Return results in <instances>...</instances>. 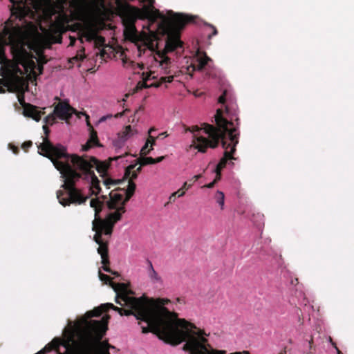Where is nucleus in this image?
<instances>
[{"label":"nucleus","mask_w":354,"mask_h":354,"mask_svg":"<svg viewBox=\"0 0 354 354\" xmlns=\"http://www.w3.org/2000/svg\"><path fill=\"white\" fill-rule=\"evenodd\" d=\"M128 188L115 189L109 194V199L106 201L110 210L102 219L100 212L104 206V202L98 198L90 201V206L95 210V219L93 221V230L95 231L94 240L99 245L97 252L100 254L103 266L99 268L100 279L109 286L116 292L115 302L120 306L128 307L129 310H123L114 306L111 303L102 304L98 308L101 314L109 308L118 311L121 315H133L136 319L140 320L143 333L151 332L165 342L177 345L185 342L183 348L190 354H212L216 349L208 348L207 339L201 330L196 329L192 324L177 317L176 315L169 311L165 305L170 301L167 299H149L145 297L136 298L128 294L124 283H116L111 281L109 276L102 273L104 271L119 277L117 272L112 271L106 265L109 263L107 247L102 239V235L110 236L114 223L120 219L124 212V204L133 196L135 185H128Z\"/></svg>","instance_id":"nucleus-1"},{"label":"nucleus","mask_w":354,"mask_h":354,"mask_svg":"<svg viewBox=\"0 0 354 354\" xmlns=\"http://www.w3.org/2000/svg\"><path fill=\"white\" fill-rule=\"evenodd\" d=\"M42 140L38 145V153L50 159L63 178V190L57 192L61 205L82 204L91 195L100 192V180L94 170L103 176L107 169L106 164L93 156L69 155L62 145H53L46 137H42Z\"/></svg>","instance_id":"nucleus-2"},{"label":"nucleus","mask_w":354,"mask_h":354,"mask_svg":"<svg viewBox=\"0 0 354 354\" xmlns=\"http://www.w3.org/2000/svg\"><path fill=\"white\" fill-rule=\"evenodd\" d=\"M218 102L225 106V111L218 109L214 115L217 128L207 124H203L201 127L193 126L189 129L192 137L190 148L204 152L208 147L214 148L221 141L224 149V156L217 164L214 172L216 174L214 180L203 186L208 189L212 188L221 178V170L228 160L233 159L232 154L238 143L239 133L237 131L238 118L236 105L233 97L227 89H225L222 95L218 98Z\"/></svg>","instance_id":"nucleus-3"},{"label":"nucleus","mask_w":354,"mask_h":354,"mask_svg":"<svg viewBox=\"0 0 354 354\" xmlns=\"http://www.w3.org/2000/svg\"><path fill=\"white\" fill-rule=\"evenodd\" d=\"M124 22L130 28L134 26L137 19H147L143 25V35L147 40H156L158 33L167 35L168 40L165 44L167 53L182 50L183 44L171 35L183 28L192 19L189 15L175 13L171 10L160 11L154 7L155 0H114Z\"/></svg>","instance_id":"nucleus-4"},{"label":"nucleus","mask_w":354,"mask_h":354,"mask_svg":"<svg viewBox=\"0 0 354 354\" xmlns=\"http://www.w3.org/2000/svg\"><path fill=\"white\" fill-rule=\"evenodd\" d=\"M100 316L101 309L95 308L75 322L68 321L63 330V337L54 338L41 353L55 350L56 354H110L109 349L114 347L102 341L107 330L109 316L104 315L99 320H88Z\"/></svg>","instance_id":"nucleus-5"},{"label":"nucleus","mask_w":354,"mask_h":354,"mask_svg":"<svg viewBox=\"0 0 354 354\" xmlns=\"http://www.w3.org/2000/svg\"><path fill=\"white\" fill-rule=\"evenodd\" d=\"M12 3L10 17L6 23L1 33L2 42L12 48L21 47L27 38L29 26L27 17L33 18L37 10V0H9Z\"/></svg>","instance_id":"nucleus-6"},{"label":"nucleus","mask_w":354,"mask_h":354,"mask_svg":"<svg viewBox=\"0 0 354 354\" xmlns=\"http://www.w3.org/2000/svg\"><path fill=\"white\" fill-rule=\"evenodd\" d=\"M181 69L180 72L192 77L194 71L205 72L209 76L215 73L213 68V61L205 53L197 49L191 57H184L180 62Z\"/></svg>","instance_id":"nucleus-7"},{"label":"nucleus","mask_w":354,"mask_h":354,"mask_svg":"<svg viewBox=\"0 0 354 354\" xmlns=\"http://www.w3.org/2000/svg\"><path fill=\"white\" fill-rule=\"evenodd\" d=\"M81 42L84 41L93 42L95 46L100 47L104 45L105 39L98 35L97 28L93 24H86L81 30Z\"/></svg>","instance_id":"nucleus-8"},{"label":"nucleus","mask_w":354,"mask_h":354,"mask_svg":"<svg viewBox=\"0 0 354 354\" xmlns=\"http://www.w3.org/2000/svg\"><path fill=\"white\" fill-rule=\"evenodd\" d=\"M138 130L131 125L125 127L123 131L118 133L117 137L113 140V147L118 152L124 147L127 142L138 134Z\"/></svg>","instance_id":"nucleus-9"},{"label":"nucleus","mask_w":354,"mask_h":354,"mask_svg":"<svg viewBox=\"0 0 354 354\" xmlns=\"http://www.w3.org/2000/svg\"><path fill=\"white\" fill-rule=\"evenodd\" d=\"M53 114L62 120L70 119L73 114L78 115V112L70 106L68 100L59 102L55 107Z\"/></svg>","instance_id":"nucleus-10"},{"label":"nucleus","mask_w":354,"mask_h":354,"mask_svg":"<svg viewBox=\"0 0 354 354\" xmlns=\"http://www.w3.org/2000/svg\"><path fill=\"white\" fill-rule=\"evenodd\" d=\"M113 160L115 161L117 165L121 166L124 169L125 175L128 174L130 170L135 167L136 161L133 156L126 152L122 155L114 157Z\"/></svg>","instance_id":"nucleus-11"},{"label":"nucleus","mask_w":354,"mask_h":354,"mask_svg":"<svg viewBox=\"0 0 354 354\" xmlns=\"http://www.w3.org/2000/svg\"><path fill=\"white\" fill-rule=\"evenodd\" d=\"M153 128H151L148 131L149 138L146 140L145 145L141 149V153L142 154H147L153 149V146L156 143V138L151 135L152 132L154 131Z\"/></svg>","instance_id":"nucleus-12"},{"label":"nucleus","mask_w":354,"mask_h":354,"mask_svg":"<svg viewBox=\"0 0 354 354\" xmlns=\"http://www.w3.org/2000/svg\"><path fill=\"white\" fill-rule=\"evenodd\" d=\"M99 146V142L97 140V133L92 131L90 134V138L86 143L82 147L83 151H86L91 148Z\"/></svg>","instance_id":"nucleus-13"},{"label":"nucleus","mask_w":354,"mask_h":354,"mask_svg":"<svg viewBox=\"0 0 354 354\" xmlns=\"http://www.w3.org/2000/svg\"><path fill=\"white\" fill-rule=\"evenodd\" d=\"M148 263V269H147V275L150 279L151 281L153 283H161L162 279L161 277L158 275L157 272L154 270L152 263L150 261H147Z\"/></svg>","instance_id":"nucleus-14"},{"label":"nucleus","mask_w":354,"mask_h":354,"mask_svg":"<svg viewBox=\"0 0 354 354\" xmlns=\"http://www.w3.org/2000/svg\"><path fill=\"white\" fill-rule=\"evenodd\" d=\"M96 17L99 21H104L109 17V10L108 8L102 3L101 7L96 8Z\"/></svg>","instance_id":"nucleus-15"},{"label":"nucleus","mask_w":354,"mask_h":354,"mask_svg":"<svg viewBox=\"0 0 354 354\" xmlns=\"http://www.w3.org/2000/svg\"><path fill=\"white\" fill-rule=\"evenodd\" d=\"M159 67L160 68L161 72L164 74L170 73L171 62L170 59L167 57L162 58L159 62Z\"/></svg>","instance_id":"nucleus-16"},{"label":"nucleus","mask_w":354,"mask_h":354,"mask_svg":"<svg viewBox=\"0 0 354 354\" xmlns=\"http://www.w3.org/2000/svg\"><path fill=\"white\" fill-rule=\"evenodd\" d=\"M214 199L216 204H218L221 210L225 208V194L223 192L218 190L214 196Z\"/></svg>","instance_id":"nucleus-17"},{"label":"nucleus","mask_w":354,"mask_h":354,"mask_svg":"<svg viewBox=\"0 0 354 354\" xmlns=\"http://www.w3.org/2000/svg\"><path fill=\"white\" fill-rule=\"evenodd\" d=\"M124 112H122V113H117L115 115H112V114H107L106 115H104L102 117H101L95 123L96 125L100 124V123H102L104 122H105L106 120H107L108 119H110V118H112L113 117L115 118H121L124 114Z\"/></svg>","instance_id":"nucleus-18"},{"label":"nucleus","mask_w":354,"mask_h":354,"mask_svg":"<svg viewBox=\"0 0 354 354\" xmlns=\"http://www.w3.org/2000/svg\"><path fill=\"white\" fill-rule=\"evenodd\" d=\"M179 75H165V76H161L160 80L162 82H171L174 81V78H176L177 82H181V79L179 78Z\"/></svg>","instance_id":"nucleus-19"},{"label":"nucleus","mask_w":354,"mask_h":354,"mask_svg":"<svg viewBox=\"0 0 354 354\" xmlns=\"http://www.w3.org/2000/svg\"><path fill=\"white\" fill-rule=\"evenodd\" d=\"M120 180H113L111 178H107L104 180V185L108 187V188L109 189L111 187H110L111 185H117V184L120 183Z\"/></svg>","instance_id":"nucleus-20"},{"label":"nucleus","mask_w":354,"mask_h":354,"mask_svg":"<svg viewBox=\"0 0 354 354\" xmlns=\"http://www.w3.org/2000/svg\"><path fill=\"white\" fill-rule=\"evenodd\" d=\"M55 118L53 115H48L44 118V122L48 124H53L55 122Z\"/></svg>","instance_id":"nucleus-21"},{"label":"nucleus","mask_w":354,"mask_h":354,"mask_svg":"<svg viewBox=\"0 0 354 354\" xmlns=\"http://www.w3.org/2000/svg\"><path fill=\"white\" fill-rule=\"evenodd\" d=\"M142 162L144 165H153L155 164L154 158L152 157H146L143 158Z\"/></svg>","instance_id":"nucleus-22"},{"label":"nucleus","mask_w":354,"mask_h":354,"mask_svg":"<svg viewBox=\"0 0 354 354\" xmlns=\"http://www.w3.org/2000/svg\"><path fill=\"white\" fill-rule=\"evenodd\" d=\"M156 78H157V76L155 75L154 72H150L149 73H147L146 76L143 77V80L145 81Z\"/></svg>","instance_id":"nucleus-23"},{"label":"nucleus","mask_w":354,"mask_h":354,"mask_svg":"<svg viewBox=\"0 0 354 354\" xmlns=\"http://www.w3.org/2000/svg\"><path fill=\"white\" fill-rule=\"evenodd\" d=\"M28 115L31 117L37 122L40 120V115L37 113H34L33 111H31L30 113H28Z\"/></svg>","instance_id":"nucleus-24"},{"label":"nucleus","mask_w":354,"mask_h":354,"mask_svg":"<svg viewBox=\"0 0 354 354\" xmlns=\"http://www.w3.org/2000/svg\"><path fill=\"white\" fill-rule=\"evenodd\" d=\"M207 26L212 30V32L208 35L209 38H211L212 36L217 35V30L214 26L210 24H208Z\"/></svg>","instance_id":"nucleus-25"},{"label":"nucleus","mask_w":354,"mask_h":354,"mask_svg":"<svg viewBox=\"0 0 354 354\" xmlns=\"http://www.w3.org/2000/svg\"><path fill=\"white\" fill-rule=\"evenodd\" d=\"M300 304L301 306H304L305 309L306 308L307 310H308L310 308H313L312 306L307 304V301H306V299L305 298H304L303 300L301 301H300Z\"/></svg>","instance_id":"nucleus-26"},{"label":"nucleus","mask_w":354,"mask_h":354,"mask_svg":"<svg viewBox=\"0 0 354 354\" xmlns=\"http://www.w3.org/2000/svg\"><path fill=\"white\" fill-rule=\"evenodd\" d=\"M123 66L126 68H128L130 65L133 64V62L131 61H127L126 59L122 60Z\"/></svg>","instance_id":"nucleus-27"},{"label":"nucleus","mask_w":354,"mask_h":354,"mask_svg":"<svg viewBox=\"0 0 354 354\" xmlns=\"http://www.w3.org/2000/svg\"><path fill=\"white\" fill-rule=\"evenodd\" d=\"M32 142L31 141H28V142H25L23 144L22 147L24 149L29 148V147H30L32 146Z\"/></svg>","instance_id":"nucleus-28"},{"label":"nucleus","mask_w":354,"mask_h":354,"mask_svg":"<svg viewBox=\"0 0 354 354\" xmlns=\"http://www.w3.org/2000/svg\"><path fill=\"white\" fill-rule=\"evenodd\" d=\"M164 158V156H160L157 158H154L155 164L160 162Z\"/></svg>","instance_id":"nucleus-29"},{"label":"nucleus","mask_w":354,"mask_h":354,"mask_svg":"<svg viewBox=\"0 0 354 354\" xmlns=\"http://www.w3.org/2000/svg\"><path fill=\"white\" fill-rule=\"evenodd\" d=\"M179 192V191L176 192H174L170 196H169V201H175V196Z\"/></svg>","instance_id":"nucleus-30"},{"label":"nucleus","mask_w":354,"mask_h":354,"mask_svg":"<svg viewBox=\"0 0 354 354\" xmlns=\"http://www.w3.org/2000/svg\"><path fill=\"white\" fill-rule=\"evenodd\" d=\"M82 115H85L86 117V124H87V126H88L89 127H91V124L89 123V121H88V118H89V116L88 115H87L86 113H81Z\"/></svg>","instance_id":"nucleus-31"},{"label":"nucleus","mask_w":354,"mask_h":354,"mask_svg":"<svg viewBox=\"0 0 354 354\" xmlns=\"http://www.w3.org/2000/svg\"><path fill=\"white\" fill-rule=\"evenodd\" d=\"M192 187V185H187L186 182H185L182 186V189H189Z\"/></svg>","instance_id":"nucleus-32"},{"label":"nucleus","mask_w":354,"mask_h":354,"mask_svg":"<svg viewBox=\"0 0 354 354\" xmlns=\"http://www.w3.org/2000/svg\"><path fill=\"white\" fill-rule=\"evenodd\" d=\"M43 129H44V133L46 134V136H47L49 133V130H48V127L46 125H44Z\"/></svg>","instance_id":"nucleus-33"},{"label":"nucleus","mask_w":354,"mask_h":354,"mask_svg":"<svg viewBox=\"0 0 354 354\" xmlns=\"http://www.w3.org/2000/svg\"><path fill=\"white\" fill-rule=\"evenodd\" d=\"M257 218L259 219L260 221H263V215L261 214H257Z\"/></svg>","instance_id":"nucleus-34"},{"label":"nucleus","mask_w":354,"mask_h":354,"mask_svg":"<svg viewBox=\"0 0 354 354\" xmlns=\"http://www.w3.org/2000/svg\"><path fill=\"white\" fill-rule=\"evenodd\" d=\"M161 136H164V138L167 137V134H166V133H160L158 136V138H160Z\"/></svg>","instance_id":"nucleus-35"},{"label":"nucleus","mask_w":354,"mask_h":354,"mask_svg":"<svg viewBox=\"0 0 354 354\" xmlns=\"http://www.w3.org/2000/svg\"><path fill=\"white\" fill-rule=\"evenodd\" d=\"M201 177V174H198V175H195L193 178L195 179V180H198V178H200Z\"/></svg>","instance_id":"nucleus-36"},{"label":"nucleus","mask_w":354,"mask_h":354,"mask_svg":"<svg viewBox=\"0 0 354 354\" xmlns=\"http://www.w3.org/2000/svg\"><path fill=\"white\" fill-rule=\"evenodd\" d=\"M178 197H182V196H183L185 195V192H182L180 193L178 192Z\"/></svg>","instance_id":"nucleus-37"},{"label":"nucleus","mask_w":354,"mask_h":354,"mask_svg":"<svg viewBox=\"0 0 354 354\" xmlns=\"http://www.w3.org/2000/svg\"><path fill=\"white\" fill-rule=\"evenodd\" d=\"M149 48L150 50H153V49L154 48V45H153V43H151V44H149Z\"/></svg>","instance_id":"nucleus-38"},{"label":"nucleus","mask_w":354,"mask_h":354,"mask_svg":"<svg viewBox=\"0 0 354 354\" xmlns=\"http://www.w3.org/2000/svg\"><path fill=\"white\" fill-rule=\"evenodd\" d=\"M12 151H13V152H14L15 153H17L18 149H17V148H15V147H13V148H12Z\"/></svg>","instance_id":"nucleus-39"},{"label":"nucleus","mask_w":354,"mask_h":354,"mask_svg":"<svg viewBox=\"0 0 354 354\" xmlns=\"http://www.w3.org/2000/svg\"><path fill=\"white\" fill-rule=\"evenodd\" d=\"M270 241H271V240H270V239H267L265 241V242H266V243H268H268H270Z\"/></svg>","instance_id":"nucleus-40"},{"label":"nucleus","mask_w":354,"mask_h":354,"mask_svg":"<svg viewBox=\"0 0 354 354\" xmlns=\"http://www.w3.org/2000/svg\"><path fill=\"white\" fill-rule=\"evenodd\" d=\"M337 351V354H341V352L340 351L338 350V348L337 347H335Z\"/></svg>","instance_id":"nucleus-41"},{"label":"nucleus","mask_w":354,"mask_h":354,"mask_svg":"<svg viewBox=\"0 0 354 354\" xmlns=\"http://www.w3.org/2000/svg\"><path fill=\"white\" fill-rule=\"evenodd\" d=\"M37 354H44V353H41V351H39L38 353H37Z\"/></svg>","instance_id":"nucleus-42"}]
</instances>
